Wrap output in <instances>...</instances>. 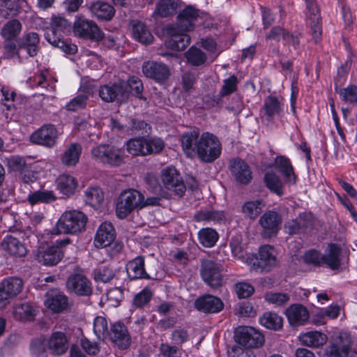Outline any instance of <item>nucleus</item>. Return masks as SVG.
Returning a JSON list of instances; mask_svg holds the SVG:
<instances>
[{"mask_svg":"<svg viewBox=\"0 0 357 357\" xmlns=\"http://www.w3.org/2000/svg\"><path fill=\"white\" fill-rule=\"evenodd\" d=\"M126 83L127 84L128 95L132 93L139 99H144L142 95L144 90L143 84L142 80L138 77L131 76L128 78Z\"/></svg>","mask_w":357,"mask_h":357,"instance_id":"4d7b16f0","label":"nucleus"},{"mask_svg":"<svg viewBox=\"0 0 357 357\" xmlns=\"http://www.w3.org/2000/svg\"><path fill=\"white\" fill-rule=\"evenodd\" d=\"M229 170L235 181L238 183L248 185L252 180V172L250 167L241 158L230 161Z\"/></svg>","mask_w":357,"mask_h":357,"instance_id":"a211bd4d","label":"nucleus"},{"mask_svg":"<svg viewBox=\"0 0 357 357\" xmlns=\"http://www.w3.org/2000/svg\"><path fill=\"white\" fill-rule=\"evenodd\" d=\"M23 281L17 277H8L0 283V302L19 294L23 289Z\"/></svg>","mask_w":357,"mask_h":357,"instance_id":"aec40b11","label":"nucleus"},{"mask_svg":"<svg viewBox=\"0 0 357 357\" xmlns=\"http://www.w3.org/2000/svg\"><path fill=\"white\" fill-rule=\"evenodd\" d=\"M107 337L122 349L128 348L130 344V337L126 327L119 322L112 326L109 335Z\"/></svg>","mask_w":357,"mask_h":357,"instance_id":"393cba45","label":"nucleus"},{"mask_svg":"<svg viewBox=\"0 0 357 357\" xmlns=\"http://www.w3.org/2000/svg\"><path fill=\"white\" fill-rule=\"evenodd\" d=\"M263 109L268 121H273L275 116H279L282 110L278 100L274 96H268L264 100Z\"/></svg>","mask_w":357,"mask_h":357,"instance_id":"37998d69","label":"nucleus"},{"mask_svg":"<svg viewBox=\"0 0 357 357\" xmlns=\"http://www.w3.org/2000/svg\"><path fill=\"white\" fill-rule=\"evenodd\" d=\"M264 206V201L258 199L245 202L242 206L241 211L245 217L255 220L262 212Z\"/></svg>","mask_w":357,"mask_h":357,"instance_id":"4c0bfd02","label":"nucleus"},{"mask_svg":"<svg viewBox=\"0 0 357 357\" xmlns=\"http://www.w3.org/2000/svg\"><path fill=\"white\" fill-rule=\"evenodd\" d=\"M85 202L93 208H98L104 200V193L100 188H89L85 191Z\"/></svg>","mask_w":357,"mask_h":357,"instance_id":"de8ad7c7","label":"nucleus"},{"mask_svg":"<svg viewBox=\"0 0 357 357\" xmlns=\"http://www.w3.org/2000/svg\"><path fill=\"white\" fill-rule=\"evenodd\" d=\"M132 35L135 40L143 44L150 43L153 38L148 27L139 21H133Z\"/></svg>","mask_w":357,"mask_h":357,"instance_id":"ea45409f","label":"nucleus"},{"mask_svg":"<svg viewBox=\"0 0 357 357\" xmlns=\"http://www.w3.org/2000/svg\"><path fill=\"white\" fill-rule=\"evenodd\" d=\"M66 287L69 291L78 296H86L92 294L91 282L81 273L70 275L67 280Z\"/></svg>","mask_w":357,"mask_h":357,"instance_id":"f3484780","label":"nucleus"},{"mask_svg":"<svg viewBox=\"0 0 357 357\" xmlns=\"http://www.w3.org/2000/svg\"><path fill=\"white\" fill-rule=\"evenodd\" d=\"M126 271L132 280L151 278L145 270L144 258L142 256H138L128 261L126 265Z\"/></svg>","mask_w":357,"mask_h":357,"instance_id":"bb28decb","label":"nucleus"},{"mask_svg":"<svg viewBox=\"0 0 357 357\" xmlns=\"http://www.w3.org/2000/svg\"><path fill=\"white\" fill-rule=\"evenodd\" d=\"M265 300L276 306H282L286 305L290 300V297L285 293H266L264 295Z\"/></svg>","mask_w":357,"mask_h":357,"instance_id":"e2e57ef3","label":"nucleus"},{"mask_svg":"<svg viewBox=\"0 0 357 357\" xmlns=\"http://www.w3.org/2000/svg\"><path fill=\"white\" fill-rule=\"evenodd\" d=\"M341 252L340 245L335 243L329 244L323 254V265H326L331 270L339 269L341 266Z\"/></svg>","mask_w":357,"mask_h":357,"instance_id":"cd10ccee","label":"nucleus"},{"mask_svg":"<svg viewBox=\"0 0 357 357\" xmlns=\"http://www.w3.org/2000/svg\"><path fill=\"white\" fill-rule=\"evenodd\" d=\"M71 30V23L63 17L52 15L50 25L45 31V38L55 47L61 49L67 54H75L77 47L75 45L69 44L64 40L63 37Z\"/></svg>","mask_w":357,"mask_h":357,"instance_id":"7ed1b4c3","label":"nucleus"},{"mask_svg":"<svg viewBox=\"0 0 357 357\" xmlns=\"http://www.w3.org/2000/svg\"><path fill=\"white\" fill-rule=\"evenodd\" d=\"M177 7V0H160L153 14L160 17H167L174 15Z\"/></svg>","mask_w":357,"mask_h":357,"instance_id":"79ce46f5","label":"nucleus"},{"mask_svg":"<svg viewBox=\"0 0 357 357\" xmlns=\"http://www.w3.org/2000/svg\"><path fill=\"white\" fill-rule=\"evenodd\" d=\"M200 274L202 280L211 287L215 289L222 284V266L211 259L202 261Z\"/></svg>","mask_w":357,"mask_h":357,"instance_id":"6e6552de","label":"nucleus"},{"mask_svg":"<svg viewBox=\"0 0 357 357\" xmlns=\"http://www.w3.org/2000/svg\"><path fill=\"white\" fill-rule=\"evenodd\" d=\"M22 30V23L17 19H13L3 24L0 33L5 41H12L17 39Z\"/></svg>","mask_w":357,"mask_h":357,"instance_id":"c9c22d12","label":"nucleus"},{"mask_svg":"<svg viewBox=\"0 0 357 357\" xmlns=\"http://www.w3.org/2000/svg\"><path fill=\"white\" fill-rule=\"evenodd\" d=\"M236 342L248 349L259 348L264 342V335L250 326H240L235 331Z\"/></svg>","mask_w":357,"mask_h":357,"instance_id":"1a4fd4ad","label":"nucleus"},{"mask_svg":"<svg viewBox=\"0 0 357 357\" xmlns=\"http://www.w3.org/2000/svg\"><path fill=\"white\" fill-rule=\"evenodd\" d=\"M57 188L63 195L69 197L75 193L77 187L76 178L68 174H62L56 180Z\"/></svg>","mask_w":357,"mask_h":357,"instance_id":"e433bc0d","label":"nucleus"},{"mask_svg":"<svg viewBox=\"0 0 357 357\" xmlns=\"http://www.w3.org/2000/svg\"><path fill=\"white\" fill-rule=\"evenodd\" d=\"M259 322L266 328L277 331L282 328L283 319L276 313L265 312L259 318Z\"/></svg>","mask_w":357,"mask_h":357,"instance_id":"8fccbe9b","label":"nucleus"},{"mask_svg":"<svg viewBox=\"0 0 357 357\" xmlns=\"http://www.w3.org/2000/svg\"><path fill=\"white\" fill-rule=\"evenodd\" d=\"M68 298L63 294L50 296L46 301L47 307L54 312H61L68 307Z\"/></svg>","mask_w":357,"mask_h":357,"instance_id":"c03bdc74","label":"nucleus"},{"mask_svg":"<svg viewBox=\"0 0 357 357\" xmlns=\"http://www.w3.org/2000/svg\"><path fill=\"white\" fill-rule=\"evenodd\" d=\"M277 255V251L271 245H264L260 247L257 268L262 271H268L271 268L276 266L278 264Z\"/></svg>","mask_w":357,"mask_h":357,"instance_id":"412c9836","label":"nucleus"},{"mask_svg":"<svg viewBox=\"0 0 357 357\" xmlns=\"http://www.w3.org/2000/svg\"><path fill=\"white\" fill-rule=\"evenodd\" d=\"M70 243L69 238L57 240L55 245L40 248L36 255L38 262L45 266H54L61 261L64 257L63 248Z\"/></svg>","mask_w":357,"mask_h":357,"instance_id":"0eeeda50","label":"nucleus"},{"mask_svg":"<svg viewBox=\"0 0 357 357\" xmlns=\"http://www.w3.org/2000/svg\"><path fill=\"white\" fill-rule=\"evenodd\" d=\"M39 35L36 32L24 33L19 40V47L25 49L30 56L37 54L39 50Z\"/></svg>","mask_w":357,"mask_h":357,"instance_id":"473e14b6","label":"nucleus"},{"mask_svg":"<svg viewBox=\"0 0 357 357\" xmlns=\"http://www.w3.org/2000/svg\"><path fill=\"white\" fill-rule=\"evenodd\" d=\"M299 339L301 343L307 347L319 348L326 343L328 337L321 332L314 331L301 334Z\"/></svg>","mask_w":357,"mask_h":357,"instance_id":"72a5a7b5","label":"nucleus"},{"mask_svg":"<svg viewBox=\"0 0 357 357\" xmlns=\"http://www.w3.org/2000/svg\"><path fill=\"white\" fill-rule=\"evenodd\" d=\"M145 141L147 155L161 153L165 146V142L158 137H145Z\"/></svg>","mask_w":357,"mask_h":357,"instance_id":"5fc2aeb1","label":"nucleus"},{"mask_svg":"<svg viewBox=\"0 0 357 357\" xmlns=\"http://www.w3.org/2000/svg\"><path fill=\"white\" fill-rule=\"evenodd\" d=\"M275 166L280 170L287 183L294 185L296 183L297 176L289 158L284 155L277 156L275 158Z\"/></svg>","mask_w":357,"mask_h":357,"instance_id":"c85d7f7f","label":"nucleus"},{"mask_svg":"<svg viewBox=\"0 0 357 357\" xmlns=\"http://www.w3.org/2000/svg\"><path fill=\"white\" fill-rule=\"evenodd\" d=\"M1 248L10 256L22 257L27 253L25 245L17 238L6 235L0 244Z\"/></svg>","mask_w":357,"mask_h":357,"instance_id":"b1692460","label":"nucleus"},{"mask_svg":"<svg viewBox=\"0 0 357 357\" xmlns=\"http://www.w3.org/2000/svg\"><path fill=\"white\" fill-rule=\"evenodd\" d=\"M87 220L86 215L80 211H66L56 222L53 234H78L85 229Z\"/></svg>","mask_w":357,"mask_h":357,"instance_id":"39448f33","label":"nucleus"},{"mask_svg":"<svg viewBox=\"0 0 357 357\" xmlns=\"http://www.w3.org/2000/svg\"><path fill=\"white\" fill-rule=\"evenodd\" d=\"M47 342L48 349L54 355L63 354L68 349L66 336L62 332L53 333Z\"/></svg>","mask_w":357,"mask_h":357,"instance_id":"2f4dec72","label":"nucleus"},{"mask_svg":"<svg viewBox=\"0 0 357 357\" xmlns=\"http://www.w3.org/2000/svg\"><path fill=\"white\" fill-rule=\"evenodd\" d=\"M225 218L222 211L215 210H200L195 215V220L197 222H206L213 223H220Z\"/></svg>","mask_w":357,"mask_h":357,"instance_id":"a19ab883","label":"nucleus"},{"mask_svg":"<svg viewBox=\"0 0 357 357\" xmlns=\"http://www.w3.org/2000/svg\"><path fill=\"white\" fill-rule=\"evenodd\" d=\"M91 15L99 20L109 21L115 14L114 7L109 3L97 1L90 6Z\"/></svg>","mask_w":357,"mask_h":357,"instance_id":"7c9ffc66","label":"nucleus"},{"mask_svg":"<svg viewBox=\"0 0 357 357\" xmlns=\"http://www.w3.org/2000/svg\"><path fill=\"white\" fill-rule=\"evenodd\" d=\"M114 275V271L107 266H100L94 271V279L96 282H108Z\"/></svg>","mask_w":357,"mask_h":357,"instance_id":"13d9d810","label":"nucleus"},{"mask_svg":"<svg viewBox=\"0 0 357 357\" xmlns=\"http://www.w3.org/2000/svg\"><path fill=\"white\" fill-rule=\"evenodd\" d=\"M160 353L162 357H181L182 351L175 345L162 343L160 346Z\"/></svg>","mask_w":357,"mask_h":357,"instance_id":"774afa93","label":"nucleus"},{"mask_svg":"<svg viewBox=\"0 0 357 357\" xmlns=\"http://www.w3.org/2000/svg\"><path fill=\"white\" fill-rule=\"evenodd\" d=\"M335 89L340 95V99L345 103L356 104L357 103V86L350 84L345 88L338 89L335 84Z\"/></svg>","mask_w":357,"mask_h":357,"instance_id":"864d4df0","label":"nucleus"},{"mask_svg":"<svg viewBox=\"0 0 357 357\" xmlns=\"http://www.w3.org/2000/svg\"><path fill=\"white\" fill-rule=\"evenodd\" d=\"M56 199L53 191L40 190L31 193L28 197V201L31 204L41 203H51Z\"/></svg>","mask_w":357,"mask_h":357,"instance_id":"3c124183","label":"nucleus"},{"mask_svg":"<svg viewBox=\"0 0 357 357\" xmlns=\"http://www.w3.org/2000/svg\"><path fill=\"white\" fill-rule=\"evenodd\" d=\"M99 96L107 102L123 101L128 98L127 84L125 81H119L112 85L101 86Z\"/></svg>","mask_w":357,"mask_h":357,"instance_id":"9b49d317","label":"nucleus"},{"mask_svg":"<svg viewBox=\"0 0 357 357\" xmlns=\"http://www.w3.org/2000/svg\"><path fill=\"white\" fill-rule=\"evenodd\" d=\"M306 6L307 23L310 26L312 36L317 43L321 35V18L320 9L315 0H304Z\"/></svg>","mask_w":357,"mask_h":357,"instance_id":"2eb2a0df","label":"nucleus"},{"mask_svg":"<svg viewBox=\"0 0 357 357\" xmlns=\"http://www.w3.org/2000/svg\"><path fill=\"white\" fill-rule=\"evenodd\" d=\"M152 199H144V195L138 190L129 189L123 191L119 196L116 213L118 218L123 219L132 211L141 209L148 205H153Z\"/></svg>","mask_w":357,"mask_h":357,"instance_id":"20e7f679","label":"nucleus"},{"mask_svg":"<svg viewBox=\"0 0 357 357\" xmlns=\"http://www.w3.org/2000/svg\"><path fill=\"white\" fill-rule=\"evenodd\" d=\"M323 254L314 249L307 250L303 255L304 262L314 266H323Z\"/></svg>","mask_w":357,"mask_h":357,"instance_id":"052dcab7","label":"nucleus"},{"mask_svg":"<svg viewBox=\"0 0 357 357\" xmlns=\"http://www.w3.org/2000/svg\"><path fill=\"white\" fill-rule=\"evenodd\" d=\"M199 243L206 248H211L215 245L219 238L218 232L210 227L203 228L198 232Z\"/></svg>","mask_w":357,"mask_h":357,"instance_id":"09e8293b","label":"nucleus"},{"mask_svg":"<svg viewBox=\"0 0 357 357\" xmlns=\"http://www.w3.org/2000/svg\"><path fill=\"white\" fill-rule=\"evenodd\" d=\"M142 72L146 77L153 79L157 82L166 81L170 75L169 69L167 65L153 61L144 62L142 66Z\"/></svg>","mask_w":357,"mask_h":357,"instance_id":"6ab92c4d","label":"nucleus"},{"mask_svg":"<svg viewBox=\"0 0 357 357\" xmlns=\"http://www.w3.org/2000/svg\"><path fill=\"white\" fill-rule=\"evenodd\" d=\"M82 152V147L80 144L72 143L69 144L61 157V162L68 167L75 166L79 160Z\"/></svg>","mask_w":357,"mask_h":357,"instance_id":"f704fd0d","label":"nucleus"},{"mask_svg":"<svg viewBox=\"0 0 357 357\" xmlns=\"http://www.w3.org/2000/svg\"><path fill=\"white\" fill-rule=\"evenodd\" d=\"M282 222L280 215L273 211H268L260 218L259 223L261 225V235L264 238H271L277 235Z\"/></svg>","mask_w":357,"mask_h":357,"instance_id":"dca6fc26","label":"nucleus"},{"mask_svg":"<svg viewBox=\"0 0 357 357\" xmlns=\"http://www.w3.org/2000/svg\"><path fill=\"white\" fill-rule=\"evenodd\" d=\"M153 296V293L148 288L143 289L135 295L133 299V305L138 308L143 307L149 303Z\"/></svg>","mask_w":357,"mask_h":357,"instance_id":"338daca9","label":"nucleus"},{"mask_svg":"<svg viewBox=\"0 0 357 357\" xmlns=\"http://www.w3.org/2000/svg\"><path fill=\"white\" fill-rule=\"evenodd\" d=\"M195 307L206 313H217L224 307L222 300L216 296L205 294L199 296L195 301Z\"/></svg>","mask_w":357,"mask_h":357,"instance_id":"4be33fe9","label":"nucleus"},{"mask_svg":"<svg viewBox=\"0 0 357 357\" xmlns=\"http://www.w3.org/2000/svg\"><path fill=\"white\" fill-rule=\"evenodd\" d=\"M116 236L115 229L109 222L102 223L96 232L94 244L96 247L104 248L109 245Z\"/></svg>","mask_w":357,"mask_h":357,"instance_id":"a878e982","label":"nucleus"},{"mask_svg":"<svg viewBox=\"0 0 357 357\" xmlns=\"http://www.w3.org/2000/svg\"><path fill=\"white\" fill-rule=\"evenodd\" d=\"M187 62L193 66L204 65L207 59L206 54L198 47L192 46L185 53Z\"/></svg>","mask_w":357,"mask_h":357,"instance_id":"a18cd8bd","label":"nucleus"},{"mask_svg":"<svg viewBox=\"0 0 357 357\" xmlns=\"http://www.w3.org/2000/svg\"><path fill=\"white\" fill-rule=\"evenodd\" d=\"M34 309L28 303H23L15 307L13 316L21 321H31L35 316Z\"/></svg>","mask_w":357,"mask_h":357,"instance_id":"6e6d98bb","label":"nucleus"},{"mask_svg":"<svg viewBox=\"0 0 357 357\" xmlns=\"http://www.w3.org/2000/svg\"><path fill=\"white\" fill-rule=\"evenodd\" d=\"M123 298V292L120 288L116 287L107 291L105 301L109 306L117 307Z\"/></svg>","mask_w":357,"mask_h":357,"instance_id":"bf43d9fd","label":"nucleus"},{"mask_svg":"<svg viewBox=\"0 0 357 357\" xmlns=\"http://www.w3.org/2000/svg\"><path fill=\"white\" fill-rule=\"evenodd\" d=\"M93 333L100 340H105L109 335L108 323L105 317H96L93 323Z\"/></svg>","mask_w":357,"mask_h":357,"instance_id":"603ef678","label":"nucleus"},{"mask_svg":"<svg viewBox=\"0 0 357 357\" xmlns=\"http://www.w3.org/2000/svg\"><path fill=\"white\" fill-rule=\"evenodd\" d=\"M74 32L79 37L100 41L105 38L104 33L96 23L82 16H77L74 22Z\"/></svg>","mask_w":357,"mask_h":357,"instance_id":"9d476101","label":"nucleus"},{"mask_svg":"<svg viewBox=\"0 0 357 357\" xmlns=\"http://www.w3.org/2000/svg\"><path fill=\"white\" fill-rule=\"evenodd\" d=\"M238 84V78L236 75H231L229 78L223 80V84L222 86L220 93L222 96H227L237 90V86Z\"/></svg>","mask_w":357,"mask_h":357,"instance_id":"0e129e2a","label":"nucleus"},{"mask_svg":"<svg viewBox=\"0 0 357 357\" xmlns=\"http://www.w3.org/2000/svg\"><path fill=\"white\" fill-rule=\"evenodd\" d=\"M181 146L188 158H194L197 155L205 162H213L222 153V144L217 136L209 132L200 135L198 130L183 133Z\"/></svg>","mask_w":357,"mask_h":357,"instance_id":"f257e3e1","label":"nucleus"},{"mask_svg":"<svg viewBox=\"0 0 357 357\" xmlns=\"http://www.w3.org/2000/svg\"><path fill=\"white\" fill-rule=\"evenodd\" d=\"M161 181L167 190H172L176 195L182 196L185 191V184L178 172L173 167H167L161 172Z\"/></svg>","mask_w":357,"mask_h":357,"instance_id":"ddd939ff","label":"nucleus"},{"mask_svg":"<svg viewBox=\"0 0 357 357\" xmlns=\"http://www.w3.org/2000/svg\"><path fill=\"white\" fill-rule=\"evenodd\" d=\"M286 317L291 326H303L310 317L308 310L301 304H292L285 310Z\"/></svg>","mask_w":357,"mask_h":357,"instance_id":"5701e85b","label":"nucleus"},{"mask_svg":"<svg viewBox=\"0 0 357 357\" xmlns=\"http://www.w3.org/2000/svg\"><path fill=\"white\" fill-rule=\"evenodd\" d=\"M199 9L192 6H188L177 15V23L168 25L166 28L169 39L167 47L176 50H183L190 43L188 33L194 30L195 23L201 15Z\"/></svg>","mask_w":357,"mask_h":357,"instance_id":"f03ea898","label":"nucleus"},{"mask_svg":"<svg viewBox=\"0 0 357 357\" xmlns=\"http://www.w3.org/2000/svg\"><path fill=\"white\" fill-rule=\"evenodd\" d=\"M312 226L310 215L303 213L300 214L296 219L287 221L284 228L289 234H296L305 232L307 229Z\"/></svg>","mask_w":357,"mask_h":357,"instance_id":"c756f323","label":"nucleus"},{"mask_svg":"<svg viewBox=\"0 0 357 357\" xmlns=\"http://www.w3.org/2000/svg\"><path fill=\"white\" fill-rule=\"evenodd\" d=\"M58 137L59 132L54 125L45 124L33 132L30 139L34 144L52 148L56 144Z\"/></svg>","mask_w":357,"mask_h":357,"instance_id":"f8f14e48","label":"nucleus"},{"mask_svg":"<svg viewBox=\"0 0 357 357\" xmlns=\"http://www.w3.org/2000/svg\"><path fill=\"white\" fill-rule=\"evenodd\" d=\"M48 349L47 342L42 338H36L32 340L31 344V353L36 357L43 356Z\"/></svg>","mask_w":357,"mask_h":357,"instance_id":"69168bd1","label":"nucleus"},{"mask_svg":"<svg viewBox=\"0 0 357 357\" xmlns=\"http://www.w3.org/2000/svg\"><path fill=\"white\" fill-rule=\"evenodd\" d=\"M89 96L85 93H79L70 100L66 105L67 110L75 112L86 107Z\"/></svg>","mask_w":357,"mask_h":357,"instance_id":"680f3d73","label":"nucleus"},{"mask_svg":"<svg viewBox=\"0 0 357 357\" xmlns=\"http://www.w3.org/2000/svg\"><path fill=\"white\" fill-rule=\"evenodd\" d=\"M91 156L96 162L112 167L121 166L125 162V151L123 148L101 144L91 149Z\"/></svg>","mask_w":357,"mask_h":357,"instance_id":"423d86ee","label":"nucleus"},{"mask_svg":"<svg viewBox=\"0 0 357 357\" xmlns=\"http://www.w3.org/2000/svg\"><path fill=\"white\" fill-rule=\"evenodd\" d=\"M266 186L278 195H283V183L280 178L274 172H266L264 177Z\"/></svg>","mask_w":357,"mask_h":357,"instance_id":"49530a36","label":"nucleus"},{"mask_svg":"<svg viewBox=\"0 0 357 357\" xmlns=\"http://www.w3.org/2000/svg\"><path fill=\"white\" fill-rule=\"evenodd\" d=\"M351 346V339L349 333L340 332L326 349L328 357H347Z\"/></svg>","mask_w":357,"mask_h":357,"instance_id":"4468645a","label":"nucleus"},{"mask_svg":"<svg viewBox=\"0 0 357 357\" xmlns=\"http://www.w3.org/2000/svg\"><path fill=\"white\" fill-rule=\"evenodd\" d=\"M145 143V136H142L128 139L125 146L127 151L132 155L147 156Z\"/></svg>","mask_w":357,"mask_h":357,"instance_id":"58836bf2","label":"nucleus"}]
</instances>
